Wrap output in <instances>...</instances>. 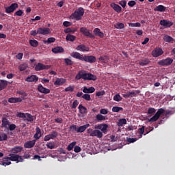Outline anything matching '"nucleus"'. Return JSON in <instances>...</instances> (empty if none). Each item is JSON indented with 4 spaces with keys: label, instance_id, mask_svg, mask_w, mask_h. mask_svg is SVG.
<instances>
[{
    "label": "nucleus",
    "instance_id": "f257e3e1",
    "mask_svg": "<svg viewBox=\"0 0 175 175\" xmlns=\"http://www.w3.org/2000/svg\"><path fill=\"white\" fill-rule=\"evenodd\" d=\"M70 55L72 58H75V59L84 61L85 62H88V64H94L96 62V57L94 55H81V53L79 52H72Z\"/></svg>",
    "mask_w": 175,
    "mask_h": 175
},
{
    "label": "nucleus",
    "instance_id": "f03ea898",
    "mask_svg": "<svg viewBox=\"0 0 175 175\" xmlns=\"http://www.w3.org/2000/svg\"><path fill=\"white\" fill-rule=\"evenodd\" d=\"M76 80H80L81 79H83L85 81H96V80L98 79L96 75H92L91 73H87L85 70H80L75 76Z\"/></svg>",
    "mask_w": 175,
    "mask_h": 175
},
{
    "label": "nucleus",
    "instance_id": "7ed1b4c3",
    "mask_svg": "<svg viewBox=\"0 0 175 175\" xmlns=\"http://www.w3.org/2000/svg\"><path fill=\"white\" fill-rule=\"evenodd\" d=\"M165 113V116H169V114H173L172 111H165L163 108H160L156 112V113L150 119H148V122H155V121H158L159 120V117L162 116Z\"/></svg>",
    "mask_w": 175,
    "mask_h": 175
},
{
    "label": "nucleus",
    "instance_id": "20e7f679",
    "mask_svg": "<svg viewBox=\"0 0 175 175\" xmlns=\"http://www.w3.org/2000/svg\"><path fill=\"white\" fill-rule=\"evenodd\" d=\"M84 16V8L80 7L71 14V18L76 20V21H80Z\"/></svg>",
    "mask_w": 175,
    "mask_h": 175
},
{
    "label": "nucleus",
    "instance_id": "39448f33",
    "mask_svg": "<svg viewBox=\"0 0 175 175\" xmlns=\"http://www.w3.org/2000/svg\"><path fill=\"white\" fill-rule=\"evenodd\" d=\"M7 159L12 161V162H16V163H18V162H24V159H23V157L14 153H10L9 157L3 158V161H6Z\"/></svg>",
    "mask_w": 175,
    "mask_h": 175
},
{
    "label": "nucleus",
    "instance_id": "423d86ee",
    "mask_svg": "<svg viewBox=\"0 0 175 175\" xmlns=\"http://www.w3.org/2000/svg\"><path fill=\"white\" fill-rule=\"evenodd\" d=\"M87 132L89 134V136L92 137H98V139H102V137H103V133L97 129L95 130H93L92 129H88Z\"/></svg>",
    "mask_w": 175,
    "mask_h": 175
},
{
    "label": "nucleus",
    "instance_id": "0eeeda50",
    "mask_svg": "<svg viewBox=\"0 0 175 175\" xmlns=\"http://www.w3.org/2000/svg\"><path fill=\"white\" fill-rule=\"evenodd\" d=\"M17 117H19V118H25L24 121H27V122H33L34 116L30 113L19 112L17 114Z\"/></svg>",
    "mask_w": 175,
    "mask_h": 175
},
{
    "label": "nucleus",
    "instance_id": "6e6552de",
    "mask_svg": "<svg viewBox=\"0 0 175 175\" xmlns=\"http://www.w3.org/2000/svg\"><path fill=\"white\" fill-rule=\"evenodd\" d=\"M158 64L161 66H169V65L173 64V59L172 57H167L166 59L159 61Z\"/></svg>",
    "mask_w": 175,
    "mask_h": 175
},
{
    "label": "nucleus",
    "instance_id": "1a4fd4ad",
    "mask_svg": "<svg viewBox=\"0 0 175 175\" xmlns=\"http://www.w3.org/2000/svg\"><path fill=\"white\" fill-rule=\"evenodd\" d=\"M79 31L81 33H83V35H84V36H88V38H90V39L95 38V36L90 33V30H88V29L85 27H81Z\"/></svg>",
    "mask_w": 175,
    "mask_h": 175
},
{
    "label": "nucleus",
    "instance_id": "9d476101",
    "mask_svg": "<svg viewBox=\"0 0 175 175\" xmlns=\"http://www.w3.org/2000/svg\"><path fill=\"white\" fill-rule=\"evenodd\" d=\"M51 68V66L50 65H44L42 63H38L35 66V70H36V72H39L40 70L50 69Z\"/></svg>",
    "mask_w": 175,
    "mask_h": 175
},
{
    "label": "nucleus",
    "instance_id": "9b49d317",
    "mask_svg": "<svg viewBox=\"0 0 175 175\" xmlns=\"http://www.w3.org/2000/svg\"><path fill=\"white\" fill-rule=\"evenodd\" d=\"M18 8V4H17L16 3H12L10 6L5 8V13H7L8 14L13 13V12H14V10H16V9H17Z\"/></svg>",
    "mask_w": 175,
    "mask_h": 175
},
{
    "label": "nucleus",
    "instance_id": "f8f14e48",
    "mask_svg": "<svg viewBox=\"0 0 175 175\" xmlns=\"http://www.w3.org/2000/svg\"><path fill=\"white\" fill-rule=\"evenodd\" d=\"M163 54V50L161 48H156L152 51V55L154 58H157V57H160V55H162Z\"/></svg>",
    "mask_w": 175,
    "mask_h": 175
},
{
    "label": "nucleus",
    "instance_id": "ddd939ff",
    "mask_svg": "<svg viewBox=\"0 0 175 175\" xmlns=\"http://www.w3.org/2000/svg\"><path fill=\"white\" fill-rule=\"evenodd\" d=\"M174 23L169 20L163 19L160 21V25H163V27H165V28H170Z\"/></svg>",
    "mask_w": 175,
    "mask_h": 175
},
{
    "label": "nucleus",
    "instance_id": "4468645a",
    "mask_svg": "<svg viewBox=\"0 0 175 175\" xmlns=\"http://www.w3.org/2000/svg\"><path fill=\"white\" fill-rule=\"evenodd\" d=\"M50 32V29L47 27H40L38 29V33L39 35H49Z\"/></svg>",
    "mask_w": 175,
    "mask_h": 175
},
{
    "label": "nucleus",
    "instance_id": "2eb2a0df",
    "mask_svg": "<svg viewBox=\"0 0 175 175\" xmlns=\"http://www.w3.org/2000/svg\"><path fill=\"white\" fill-rule=\"evenodd\" d=\"M110 6L111 8H112V9H113L115 12H116V13H121V12L122 11V8H121V6L115 3H111L110 4Z\"/></svg>",
    "mask_w": 175,
    "mask_h": 175
},
{
    "label": "nucleus",
    "instance_id": "dca6fc26",
    "mask_svg": "<svg viewBox=\"0 0 175 175\" xmlns=\"http://www.w3.org/2000/svg\"><path fill=\"white\" fill-rule=\"evenodd\" d=\"M1 122V128H5V129H9V125H10V122L9 121V120H8V118H3Z\"/></svg>",
    "mask_w": 175,
    "mask_h": 175
},
{
    "label": "nucleus",
    "instance_id": "f3484780",
    "mask_svg": "<svg viewBox=\"0 0 175 175\" xmlns=\"http://www.w3.org/2000/svg\"><path fill=\"white\" fill-rule=\"evenodd\" d=\"M38 80H39V78L36 75H31L25 79V81L27 83H37Z\"/></svg>",
    "mask_w": 175,
    "mask_h": 175
},
{
    "label": "nucleus",
    "instance_id": "a211bd4d",
    "mask_svg": "<svg viewBox=\"0 0 175 175\" xmlns=\"http://www.w3.org/2000/svg\"><path fill=\"white\" fill-rule=\"evenodd\" d=\"M36 143V139H33L31 141H27L24 144L25 148H32Z\"/></svg>",
    "mask_w": 175,
    "mask_h": 175
},
{
    "label": "nucleus",
    "instance_id": "6ab92c4d",
    "mask_svg": "<svg viewBox=\"0 0 175 175\" xmlns=\"http://www.w3.org/2000/svg\"><path fill=\"white\" fill-rule=\"evenodd\" d=\"M38 90L41 94H50V89L43 87L42 84L38 85Z\"/></svg>",
    "mask_w": 175,
    "mask_h": 175
},
{
    "label": "nucleus",
    "instance_id": "aec40b11",
    "mask_svg": "<svg viewBox=\"0 0 175 175\" xmlns=\"http://www.w3.org/2000/svg\"><path fill=\"white\" fill-rule=\"evenodd\" d=\"M9 84H10V82L6 80L1 79L0 80V91H3V90H5V88H6V87H8Z\"/></svg>",
    "mask_w": 175,
    "mask_h": 175
},
{
    "label": "nucleus",
    "instance_id": "412c9836",
    "mask_svg": "<svg viewBox=\"0 0 175 175\" xmlns=\"http://www.w3.org/2000/svg\"><path fill=\"white\" fill-rule=\"evenodd\" d=\"M66 83V79L64 78H57L56 81L54 82V85L59 86L64 85Z\"/></svg>",
    "mask_w": 175,
    "mask_h": 175
},
{
    "label": "nucleus",
    "instance_id": "4be33fe9",
    "mask_svg": "<svg viewBox=\"0 0 175 175\" xmlns=\"http://www.w3.org/2000/svg\"><path fill=\"white\" fill-rule=\"evenodd\" d=\"M76 50H77V51H90V48L88 46H86L85 44H80L78 45L76 47Z\"/></svg>",
    "mask_w": 175,
    "mask_h": 175
},
{
    "label": "nucleus",
    "instance_id": "5701e85b",
    "mask_svg": "<svg viewBox=\"0 0 175 175\" xmlns=\"http://www.w3.org/2000/svg\"><path fill=\"white\" fill-rule=\"evenodd\" d=\"M9 103H20L23 102V98L17 97H11L8 99Z\"/></svg>",
    "mask_w": 175,
    "mask_h": 175
},
{
    "label": "nucleus",
    "instance_id": "b1692460",
    "mask_svg": "<svg viewBox=\"0 0 175 175\" xmlns=\"http://www.w3.org/2000/svg\"><path fill=\"white\" fill-rule=\"evenodd\" d=\"M64 51H65V50L62 46H57L52 49V53L54 54H61V53H64Z\"/></svg>",
    "mask_w": 175,
    "mask_h": 175
},
{
    "label": "nucleus",
    "instance_id": "393cba45",
    "mask_svg": "<svg viewBox=\"0 0 175 175\" xmlns=\"http://www.w3.org/2000/svg\"><path fill=\"white\" fill-rule=\"evenodd\" d=\"M83 92H84V94H94V92H95V88L90 87L88 88L86 86H85L83 87Z\"/></svg>",
    "mask_w": 175,
    "mask_h": 175
},
{
    "label": "nucleus",
    "instance_id": "a878e982",
    "mask_svg": "<svg viewBox=\"0 0 175 175\" xmlns=\"http://www.w3.org/2000/svg\"><path fill=\"white\" fill-rule=\"evenodd\" d=\"M167 10V8H166L164 5H159L158 6H157L155 8H154V12H166Z\"/></svg>",
    "mask_w": 175,
    "mask_h": 175
},
{
    "label": "nucleus",
    "instance_id": "bb28decb",
    "mask_svg": "<svg viewBox=\"0 0 175 175\" xmlns=\"http://www.w3.org/2000/svg\"><path fill=\"white\" fill-rule=\"evenodd\" d=\"M23 151V147L22 146H14L11 149V152L12 154H17L18 152H21Z\"/></svg>",
    "mask_w": 175,
    "mask_h": 175
},
{
    "label": "nucleus",
    "instance_id": "cd10ccee",
    "mask_svg": "<svg viewBox=\"0 0 175 175\" xmlns=\"http://www.w3.org/2000/svg\"><path fill=\"white\" fill-rule=\"evenodd\" d=\"M94 33L96 36H99V38H103L105 36V34L103 32L100 31V29L99 28H95L94 29Z\"/></svg>",
    "mask_w": 175,
    "mask_h": 175
},
{
    "label": "nucleus",
    "instance_id": "c85d7f7f",
    "mask_svg": "<svg viewBox=\"0 0 175 175\" xmlns=\"http://www.w3.org/2000/svg\"><path fill=\"white\" fill-rule=\"evenodd\" d=\"M33 137L36 140H39V138L42 137V131L40 128L36 127V133L34 134Z\"/></svg>",
    "mask_w": 175,
    "mask_h": 175
},
{
    "label": "nucleus",
    "instance_id": "c756f323",
    "mask_svg": "<svg viewBox=\"0 0 175 175\" xmlns=\"http://www.w3.org/2000/svg\"><path fill=\"white\" fill-rule=\"evenodd\" d=\"M89 126H90V124H87L78 127V129L77 130V133H83V132H85L87 128H89Z\"/></svg>",
    "mask_w": 175,
    "mask_h": 175
},
{
    "label": "nucleus",
    "instance_id": "7c9ffc66",
    "mask_svg": "<svg viewBox=\"0 0 175 175\" xmlns=\"http://www.w3.org/2000/svg\"><path fill=\"white\" fill-rule=\"evenodd\" d=\"M79 111L81 114H87L88 113V109L85 108V107L83 106V105H79Z\"/></svg>",
    "mask_w": 175,
    "mask_h": 175
},
{
    "label": "nucleus",
    "instance_id": "2f4dec72",
    "mask_svg": "<svg viewBox=\"0 0 175 175\" xmlns=\"http://www.w3.org/2000/svg\"><path fill=\"white\" fill-rule=\"evenodd\" d=\"M96 120L98 122H102V121H106V116H104L101 113H98L96 116Z\"/></svg>",
    "mask_w": 175,
    "mask_h": 175
},
{
    "label": "nucleus",
    "instance_id": "473e14b6",
    "mask_svg": "<svg viewBox=\"0 0 175 175\" xmlns=\"http://www.w3.org/2000/svg\"><path fill=\"white\" fill-rule=\"evenodd\" d=\"M140 94V90H134L133 92H129V98H135L137 96Z\"/></svg>",
    "mask_w": 175,
    "mask_h": 175
},
{
    "label": "nucleus",
    "instance_id": "72a5a7b5",
    "mask_svg": "<svg viewBox=\"0 0 175 175\" xmlns=\"http://www.w3.org/2000/svg\"><path fill=\"white\" fill-rule=\"evenodd\" d=\"M75 32H77V28L68 27L66 29H64L65 33H75Z\"/></svg>",
    "mask_w": 175,
    "mask_h": 175
},
{
    "label": "nucleus",
    "instance_id": "f704fd0d",
    "mask_svg": "<svg viewBox=\"0 0 175 175\" xmlns=\"http://www.w3.org/2000/svg\"><path fill=\"white\" fill-rule=\"evenodd\" d=\"M98 59V61H100L104 64H107V62H109V56L107 55L100 56Z\"/></svg>",
    "mask_w": 175,
    "mask_h": 175
},
{
    "label": "nucleus",
    "instance_id": "c9c22d12",
    "mask_svg": "<svg viewBox=\"0 0 175 175\" xmlns=\"http://www.w3.org/2000/svg\"><path fill=\"white\" fill-rule=\"evenodd\" d=\"M66 39L67 42H75V40H76V36L71 35L70 33H68L66 36Z\"/></svg>",
    "mask_w": 175,
    "mask_h": 175
},
{
    "label": "nucleus",
    "instance_id": "e433bc0d",
    "mask_svg": "<svg viewBox=\"0 0 175 175\" xmlns=\"http://www.w3.org/2000/svg\"><path fill=\"white\" fill-rule=\"evenodd\" d=\"M150 64V59L148 58H145L139 62V65L141 66H146V65H148Z\"/></svg>",
    "mask_w": 175,
    "mask_h": 175
},
{
    "label": "nucleus",
    "instance_id": "4c0bfd02",
    "mask_svg": "<svg viewBox=\"0 0 175 175\" xmlns=\"http://www.w3.org/2000/svg\"><path fill=\"white\" fill-rule=\"evenodd\" d=\"M29 42L31 47H38L39 46V42L36 40H29Z\"/></svg>",
    "mask_w": 175,
    "mask_h": 175
},
{
    "label": "nucleus",
    "instance_id": "58836bf2",
    "mask_svg": "<svg viewBox=\"0 0 175 175\" xmlns=\"http://www.w3.org/2000/svg\"><path fill=\"white\" fill-rule=\"evenodd\" d=\"M54 42H55V38L53 37H51V38H48L46 40H43V43L44 44H46V43L50 44V43H54Z\"/></svg>",
    "mask_w": 175,
    "mask_h": 175
},
{
    "label": "nucleus",
    "instance_id": "ea45409f",
    "mask_svg": "<svg viewBox=\"0 0 175 175\" xmlns=\"http://www.w3.org/2000/svg\"><path fill=\"white\" fill-rule=\"evenodd\" d=\"M126 119L122 118L119 120V122H118L117 125L118 126H123L124 125H126Z\"/></svg>",
    "mask_w": 175,
    "mask_h": 175
},
{
    "label": "nucleus",
    "instance_id": "a19ab883",
    "mask_svg": "<svg viewBox=\"0 0 175 175\" xmlns=\"http://www.w3.org/2000/svg\"><path fill=\"white\" fill-rule=\"evenodd\" d=\"M124 110V108L121 107H112V111L113 113H118V111H122Z\"/></svg>",
    "mask_w": 175,
    "mask_h": 175
},
{
    "label": "nucleus",
    "instance_id": "79ce46f5",
    "mask_svg": "<svg viewBox=\"0 0 175 175\" xmlns=\"http://www.w3.org/2000/svg\"><path fill=\"white\" fill-rule=\"evenodd\" d=\"M163 39L165 42H167V43H170V42H173V40H174V39L172 38V36H170L168 35L165 36Z\"/></svg>",
    "mask_w": 175,
    "mask_h": 175
},
{
    "label": "nucleus",
    "instance_id": "37998d69",
    "mask_svg": "<svg viewBox=\"0 0 175 175\" xmlns=\"http://www.w3.org/2000/svg\"><path fill=\"white\" fill-rule=\"evenodd\" d=\"M113 100L116 102H121V100H122V97H121L120 94H117L113 96Z\"/></svg>",
    "mask_w": 175,
    "mask_h": 175
},
{
    "label": "nucleus",
    "instance_id": "c03bdc74",
    "mask_svg": "<svg viewBox=\"0 0 175 175\" xmlns=\"http://www.w3.org/2000/svg\"><path fill=\"white\" fill-rule=\"evenodd\" d=\"M27 68H28V64H21L19 66V70L20 72H24V70H25V69H27Z\"/></svg>",
    "mask_w": 175,
    "mask_h": 175
},
{
    "label": "nucleus",
    "instance_id": "a18cd8bd",
    "mask_svg": "<svg viewBox=\"0 0 175 175\" xmlns=\"http://www.w3.org/2000/svg\"><path fill=\"white\" fill-rule=\"evenodd\" d=\"M146 129V126H142L141 128L138 129V132L139 133L140 137H143V135H144V131Z\"/></svg>",
    "mask_w": 175,
    "mask_h": 175
},
{
    "label": "nucleus",
    "instance_id": "49530a36",
    "mask_svg": "<svg viewBox=\"0 0 175 175\" xmlns=\"http://www.w3.org/2000/svg\"><path fill=\"white\" fill-rule=\"evenodd\" d=\"M5 140H8V135L6 133H1L0 134V142H4Z\"/></svg>",
    "mask_w": 175,
    "mask_h": 175
},
{
    "label": "nucleus",
    "instance_id": "de8ad7c7",
    "mask_svg": "<svg viewBox=\"0 0 175 175\" xmlns=\"http://www.w3.org/2000/svg\"><path fill=\"white\" fill-rule=\"evenodd\" d=\"M75 146H76V142L70 143L67 147L68 151H72V150H73V148H75Z\"/></svg>",
    "mask_w": 175,
    "mask_h": 175
},
{
    "label": "nucleus",
    "instance_id": "09e8293b",
    "mask_svg": "<svg viewBox=\"0 0 175 175\" xmlns=\"http://www.w3.org/2000/svg\"><path fill=\"white\" fill-rule=\"evenodd\" d=\"M47 148H49L50 150H53V148H55V144L54 142H49L46 144Z\"/></svg>",
    "mask_w": 175,
    "mask_h": 175
},
{
    "label": "nucleus",
    "instance_id": "8fccbe9b",
    "mask_svg": "<svg viewBox=\"0 0 175 175\" xmlns=\"http://www.w3.org/2000/svg\"><path fill=\"white\" fill-rule=\"evenodd\" d=\"M17 94H18L19 95H21L22 96L21 98L23 99H25V98H27V93H25V92H24L23 90L18 91Z\"/></svg>",
    "mask_w": 175,
    "mask_h": 175
},
{
    "label": "nucleus",
    "instance_id": "3c124183",
    "mask_svg": "<svg viewBox=\"0 0 175 175\" xmlns=\"http://www.w3.org/2000/svg\"><path fill=\"white\" fill-rule=\"evenodd\" d=\"M64 62H65L66 65H67V66L73 65V61H72V59H70L69 58L64 59Z\"/></svg>",
    "mask_w": 175,
    "mask_h": 175
},
{
    "label": "nucleus",
    "instance_id": "603ef678",
    "mask_svg": "<svg viewBox=\"0 0 175 175\" xmlns=\"http://www.w3.org/2000/svg\"><path fill=\"white\" fill-rule=\"evenodd\" d=\"M49 137L51 139H55V137H57L58 136V133H57V131H54L52 132L51 134H49Z\"/></svg>",
    "mask_w": 175,
    "mask_h": 175
},
{
    "label": "nucleus",
    "instance_id": "864d4df0",
    "mask_svg": "<svg viewBox=\"0 0 175 175\" xmlns=\"http://www.w3.org/2000/svg\"><path fill=\"white\" fill-rule=\"evenodd\" d=\"M8 161H9V159H7L5 161H5H1L0 165H1L2 166H9V165H12V162Z\"/></svg>",
    "mask_w": 175,
    "mask_h": 175
},
{
    "label": "nucleus",
    "instance_id": "5fc2aeb1",
    "mask_svg": "<svg viewBox=\"0 0 175 175\" xmlns=\"http://www.w3.org/2000/svg\"><path fill=\"white\" fill-rule=\"evenodd\" d=\"M82 98L85 99V100L90 101V100H91V95H90L88 94H85L82 96Z\"/></svg>",
    "mask_w": 175,
    "mask_h": 175
},
{
    "label": "nucleus",
    "instance_id": "6e6d98bb",
    "mask_svg": "<svg viewBox=\"0 0 175 175\" xmlns=\"http://www.w3.org/2000/svg\"><path fill=\"white\" fill-rule=\"evenodd\" d=\"M156 111H157V109H155V108L150 107L148 109L147 113L148 114H155Z\"/></svg>",
    "mask_w": 175,
    "mask_h": 175
},
{
    "label": "nucleus",
    "instance_id": "4d7b16f0",
    "mask_svg": "<svg viewBox=\"0 0 175 175\" xmlns=\"http://www.w3.org/2000/svg\"><path fill=\"white\" fill-rule=\"evenodd\" d=\"M107 128H109V125L106 124H103V126H102V129H101V131L103 133H106V132H107Z\"/></svg>",
    "mask_w": 175,
    "mask_h": 175
},
{
    "label": "nucleus",
    "instance_id": "13d9d810",
    "mask_svg": "<svg viewBox=\"0 0 175 175\" xmlns=\"http://www.w3.org/2000/svg\"><path fill=\"white\" fill-rule=\"evenodd\" d=\"M77 125L72 124L70 126V131H71V132H77Z\"/></svg>",
    "mask_w": 175,
    "mask_h": 175
},
{
    "label": "nucleus",
    "instance_id": "bf43d9fd",
    "mask_svg": "<svg viewBox=\"0 0 175 175\" xmlns=\"http://www.w3.org/2000/svg\"><path fill=\"white\" fill-rule=\"evenodd\" d=\"M129 27H142V24H140V23H129Z\"/></svg>",
    "mask_w": 175,
    "mask_h": 175
},
{
    "label": "nucleus",
    "instance_id": "052dcab7",
    "mask_svg": "<svg viewBox=\"0 0 175 175\" xmlns=\"http://www.w3.org/2000/svg\"><path fill=\"white\" fill-rule=\"evenodd\" d=\"M65 92H73L75 91V88L72 86H68L64 89Z\"/></svg>",
    "mask_w": 175,
    "mask_h": 175
},
{
    "label": "nucleus",
    "instance_id": "680f3d73",
    "mask_svg": "<svg viewBox=\"0 0 175 175\" xmlns=\"http://www.w3.org/2000/svg\"><path fill=\"white\" fill-rule=\"evenodd\" d=\"M119 5H120V6H122V8H123L124 9H125V8L126 7V1L125 0H122L120 1H119Z\"/></svg>",
    "mask_w": 175,
    "mask_h": 175
},
{
    "label": "nucleus",
    "instance_id": "e2e57ef3",
    "mask_svg": "<svg viewBox=\"0 0 175 175\" xmlns=\"http://www.w3.org/2000/svg\"><path fill=\"white\" fill-rule=\"evenodd\" d=\"M106 94V92L105 90L100 91V92H96V96H103Z\"/></svg>",
    "mask_w": 175,
    "mask_h": 175
},
{
    "label": "nucleus",
    "instance_id": "0e129e2a",
    "mask_svg": "<svg viewBox=\"0 0 175 175\" xmlns=\"http://www.w3.org/2000/svg\"><path fill=\"white\" fill-rule=\"evenodd\" d=\"M128 5H129V6H130V8H133V6H135V5H136V1L131 0L128 2Z\"/></svg>",
    "mask_w": 175,
    "mask_h": 175
},
{
    "label": "nucleus",
    "instance_id": "69168bd1",
    "mask_svg": "<svg viewBox=\"0 0 175 175\" xmlns=\"http://www.w3.org/2000/svg\"><path fill=\"white\" fill-rule=\"evenodd\" d=\"M137 140V139L136 138H126V142H128V143H135Z\"/></svg>",
    "mask_w": 175,
    "mask_h": 175
},
{
    "label": "nucleus",
    "instance_id": "338daca9",
    "mask_svg": "<svg viewBox=\"0 0 175 175\" xmlns=\"http://www.w3.org/2000/svg\"><path fill=\"white\" fill-rule=\"evenodd\" d=\"M63 25H64V27H70V26L72 25V22L64 21V22L63 23Z\"/></svg>",
    "mask_w": 175,
    "mask_h": 175
},
{
    "label": "nucleus",
    "instance_id": "774afa93",
    "mask_svg": "<svg viewBox=\"0 0 175 175\" xmlns=\"http://www.w3.org/2000/svg\"><path fill=\"white\" fill-rule=\"evenodd\" d=\"M77 106H79V101L77 100H75L73 103H72V109H76V107H77Z\"/></svg>",
    "mask_w": 175,
    "mask_h": 175
}]
</instances>
